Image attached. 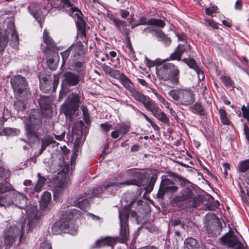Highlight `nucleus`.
Returning <instances> with one entry per match:
<instances>
[{
  "mask_svg": "<svg viewBox=\"0 0 249 249\" xmlns=\"http://www.w3.org/2000/svg\"><path fill=\"white\" fill-rule=\"evenodd\" d=\"M14 197L11 198L9 195L5 196H0V207H5V205H10L15 203L16 205L20 209H26V213L29 219L27 228L28 232L31 231L35 226L37 221V211L36 208L29 210L27 206V198L26 196L17 191H14L10 194Z\"/></svg>",
  "mask_w": 249,
  "mask_h": 249,
  "instance_id": "obj_1",
  "label": "nucleus"
},
{
  "mask_svg": "<svg viewBox=\"0 0 249 249\" xmlns=\"http://www.w3.org/2000/svg\"><path fill=\"white\" fill-rule=\"evenodd\" d=\"M164 60L160 58L152 62V66L156 65V73L159 78L169 83L178 85L179 84V71L178 67L172 63H163Z\"/></svg>",
  "mask_w": 249,
  "mask_h": 249,
  "instance_id": "obj_2",
  "label": "nucleus"
},
{
  "mask_svg": "<svg viewBox=\"0 0 249 249\" xmlns=\"http://www.w3.org/2000/svg\"><path fill=\"white\" fill-rule=\"evenodd\" d=\"M10 82L15 95L20 100L15 103V107L18 111L23 110L25 108V105L21 100L30 94L27 80L25 77L17 75L11 78Z\"/></svg>",
  "mask_w": 249,
  "mask_h": 249,
  "instance_id": "obj_3",
  "label": "nucleus"
},
{
  "mask_svg": "<svg viewBox=\"0 0 249 249\" xmlns=\"http://www.w3.org/2000/svg\"><path fill=\"white\" fill-rule=\"evenodd\" d=\"M25 223L11 225L3 231L2 237L5 246L11 247L18 240L20 241L24 233Z\"/></svg>",
  "mask_w": 249,
  "mask_h": 249,
  "instance_id": "obj_4",
  "label": "nucleus"
},
{
  "mask_svg": "<svg viewBox=\"0 0 249 249\" xmlns=\"http://www.w3.org/2000/svg\"><path fill=\"white\" fill-rule=\"evenodd\" d=\"M128 174L131 175L134 178V179L126 180L123 182H110L107 185L106 187L110 186H118L119 188H122L126 185H135L141 186L142 185L143 182L147 180V169L139 170L137 169H131L128 171Z\"/></svg>",
  "mask_w": 249,
  "mask_h": 249,
  "instance_id": "obj_5",
  "label": "nucleus"
},
{
  "mask_svg": "<svg viewBox=\"0 0 249 249\" xmlns=\"http://www.w3.org/2000/svg\"><path fill=\"white\" fill-rule=\"evenodd\" d=\"M133 202H131L128 205L125 206L123 210H119V217L120 223V234L122 242H126L129 237V229L128 220L130 214L133 217H136L137 213L135 211H130L131 205H133Z\"/></svg>",
  "mask_w": 249,
  "mask_h": 249,
  "instance_id": "obj_6",
  "label": "nucleus"
},
{
  "mask_svg": "<svg viewBox=\"0 0 249 249\" xmlns=\"http://www.w3.org/2000/svg\"><path fill=\"white\" fill-rule=\"evenodd\" d=\"M168 95L177 104L183 106L192 105L195 101V94L189 89L177 88L172 89L168 92Z\"/></svg>",
  "mask_w": 249,
  "mask_h": 249,
  "instance_id": "obj_7",
  "label": "nucleus"
},
{
  "mask_svg": "<svg viewBox=\"0 0 249 249\" xmlns=\"http://www.w3.org/2000/svg\"><path fill=\"white\" fill-rule=\"evenodd\" d=\"M80 90L77 89L69 95L65 102L61 107L62 111L66 116H71L78 109L80 103Z\"/></svg>",
  "mask_w": 249,
  "mask_h": 249,
  "instance_id": "obj_8",
  "label": "nucleus"
},
{
  "mask_svg": "<svg viewBox=\"0 0 249 249\" xmlns=\"http://www.w3.org/2000/svg\"><path fill=\"white\" fill-rule=\"evenodd\" d=\"M42 121L38 112L32 111L25 121L26 134L28 136L38 137L37 131L41 127Z\"/></svg>",
  "mask_w": 249,
  "mask_h": 249,
  "instance_id": "obj_9",
  "label": "nucleus"
},
{
  "mask_svg": "<svg viewBox=\"0 0 249 249\" xmlns=\"http://www.w3.org/2000/svg\"><path fill=\"white\" fill-rule=\"evenodd\" d=\"M184 201L187 203V207L196 208L197 207L198 198L191 189L184 188L173 200L174 205H178V203Z\"/></svg>",
  "mask_w": 249,
  "mask_h": 249,
  "instance_id": "obj_10",
  "label": "nucleus"
},
{
  "mask_svg": "<svg viewBox=\"0 0 249 249\" xmlns=\"http://www.w3.org/2000/svg\"><path fill=\"white\" fill-rule=\"evenodd\" d=\"M70 171V167L68 164H65L61 167L60 171L58 173V178L60 180L54 190V197H57L62 194L63 192L71 184V180L67 174Z\"/></svg>",
  "mask_w": 249,
  "mask_h": 249,
  "instance_id": "obj_11",
  "label": "nucleus"
},
{
  "mask_svg": "<svg viewBox=\"0 0 249 249\" xmlns=\"http://www.w3.org/2000/svg\"><path fill=\"white\" fill-rule=\"evenodd\" d=\"M52 231L55 234H58L64 232L71 235H75L77 233V228L70 219H65L63 217L53 224L52 227Z\"/></svg>",
  "mask_w": 249,
  "mask_h": 249,
  "instance_id": "obj_12",
  "label": "nucleus"
},
{
  "mask_svg": "<svg viewBox=\"0 0 249 249\" xmlns=\"http://www.w3.org/2000/svg\"><path fill=\"white\" fill-rule=\"evenodd\" d=\"M81 80V76L72 71H66L62 76V89L60 92L62 97L65 94V89L69 87L76 86Z\"/></svg>",
  "mask_w": 249,
  "mask_h": 249,
  "instance_id": "obj_13",
  "label": "nucleus"
},
{
  "mask_svg": "<svg viewBox=\"0 0 249 249\" xmlns=\"http://www.w3.org/2000/svg\"><path fill=\"white\" fill-rule=\"evenodd\" d=\"M178 189V187L175 185L173 181L165 178L161 181L157 195L159 198H162L166 193L173 194L176 192Z\"/></svg>",
  "mask_w": 249,
  "mask_h": 249,
  "instance_id": "obj_14",
  "label": "nucleus"
},
{
  "mask_svg": "<svg viewBox=\"0 0 249 249\" xmlns=\"http://www.w3.org/2000/svg\"><path fill=\"white\" fill-rule=\"evenodd\" d=\"M221 245L233 248L236 246V249H244V245L232 233H227L220 239Z\"/></svg>",
  "mask_w": 249,
  "mask_h": 249,
  "instance_id": "obj_15",
  "label": "nucleus"
},
{
  "mask_svg": "<svg viewBox=\"0 0 249 249\" xmlns=\"http://www.w3.org/2000/svg\"><path fill=\"white\" fill-rule=\"evenodd\" d=\"M6 36L8 39V34H11V38L10 41V45L13 47H16L19 43L18 36L15 30V27L14 22L11 21H7V28L5 29V33H3Z\"/></svg>",
  "mask_w": 249,
  "mask_h": 249,
  "instance_id": "obj_16",
  "label": "nucleus"
},
{
  "mask_svg": "<svg viewBox=\"0 0 249 249\" xmlns=\"http://www.w3.org/2000/svg\"><path fill=\"white\" fill-rule=\"evenodd\" d=\"M70 49L72 51V56L73 61L77 60L85 61L86 55L84 49V46L81 41L77 42L75 44H72L70 46Z\"/></svg>",
  "mask_w": 249,
  "mask_h": 249,
  "instance_id": "obj_17",
  "label": "nucleus"
},
{
  "mask_svg": "<svg viewBox=\"0 0 249 249\" xmlns=\"http://www.w3.org/2000/svg\"><path fill=\"white\" fill-rule=\"evenodd\" d=\"M147 111L150 112L152 115L159 120L164 124H168L169 119L166 114L162 111L158 105L154 102L150 107L147 109Z\"/></svg>",
  "mask_w": 249,
  "mask_h": 249,
  "instance_id": "obj_18",
  "label": "nucleus"
},
{
  "mask_svg": "<svg viewBox=\"0 0 249 249\" xmlns=\"http://www.w3.org/2000/svg\"><path fill=\"white\" fill-rule=\"evenodd\" d=\"M131 95L137 101L142 103L143 107L146 110L154 102L149 97H147L142 93L138 91L135 88H134L130 92Z\"/></svg>",
  "mask_w": 249,
  "mask_h": 249,
  "instance_id": "obj_19",
  "label": "nucleus"
},
{
  "mask_svg": "<svg viewBox=\"0 0 249 249\" xmlns=\"http://www.w3.org/2000/svg\"><path fill=\"white\" fill-rule=\"evenodd\" d=\"M46 57V62L48 67L53 70L57 68L59 60V55L57 53L51 50H47L45 52Z\"/></svg>",
  "mask_w": 249,
  "mask_h": 249,
  "instance_id": "obj_20",
  "label": "nucleus"
},
{
  "mask_svg": "<svg viewBox=\"0 0 249 249\" xmlns=\"http://www.w3.org/2000/svg\"><path fill=\"white\" fill-rule=\"evenodd\" d=\"M110 182L114 181L111 180H109L105 183L103 187H99L94 188L92 190L93 196L98 197L103 193L105 190H107L108 192H111V193H113L112 192H114L116 191L118 188H119L118 186H115L113 185L106 187V185H107V184H108Z\"/></svg>",
  "mask_w": 249,
  "mask_h": 249,
  "instance_id": "obj_21",
  "label": "nucleus"
},
{
  "mask_svg": "<svg viewBox=\"0 0 249 249\" xmlns=\"http://www.w3.org/2000/svg\"><path fill=\"white\" fill-rule=\"evenodd\" d=\"M130 129V125L128 124H122L118 127L111 133V137L114 139L118 138L120 135H124L127 134Z\"/></svg>",
  "mask_w": 249,
  "mask_h": 249,
  "instance_id": "obj_22",
  "label": "nucleus"
},
{
  "mask_svg": "<svg viewBox=\"0 0 249 249\" xmlns=\"http://www.w3.org/2000/svg\"><path fill=\"white\" fill-rule=\"evenodd\" d=\"M138 25H144L147 23L149 25H155L159 27H163L165 25L164 20L158 19H150L146 21V19L144 17L141 18L138 21Z\"/></svg>",
  "mask_w": 249,
  "mask_h": 249,
  "instance_id": "obj_23",
  "label": "nucleus"
},
{
  "mask_svg": "<svg viewBox=\"0 0 249 249\" xmlns=\"http://www.w3.org/2000/svg\"><path fill=\"white\" fill-rule=\"evenodd\" d=\"M39 6L38 4L34 3L31 4L29 7L28 10L30 14L33 15L35 18L39 23L40 27H42L41 20L43 17L40 14V11L39 10Z\"/></svg>",
  "mask_w": 249,
  "mask_h": 249,
  "instance_id": "obj_24",
  "label": "nucleus"
},
{
  "mask_svg": "<svg viewBox=\"0 0 249 249\" xmlns=\"http://www.w3.org/2000/svg\"><path fill=\"white\" fill-rule=\"evenodd\" d=\"M190 48V46L187 43L184 44H179L174 53L171 54V58L172 59L180 60L182 54L185 51L186 49Z\"/></svg>",
  "mask_w": 249,
  "mask_h": 249,
  "instance_id": "obj_25",
  "label": "nucleus"
},
{
  "mask_svg": "<svg viewBox=\"0 0 249 249\" xmlns=\"http://www.w3.org/2000/svg\"><path fill=\"white\" fill-rule=\"evenodd\" d=\"M116 238L107 237L97 241L95 243L94 247L99 248L102 246L107 245L111 246L112 249H113V245L116 243Z\"/></svg>",
  "mask_w": 249,
  "mask_h": 249,
  "instance_id": "obj_26",
  "label": "nucleus"
},
{
  "mask_svg": "<svg viewBox=\"0 0 249 249\" xmlns=\"http://www.w3.org/2000/svg\"><path fill=\"white\" fill-rule=\"evenodd\" d=\"M159 172L155 169H147V180L150 179L149 185L153 188L157 180Z\"/></svg>",
  "mask_w": 249,
  "mask_h": 249,
  "instance_id": "obj_27",
  "label": "nucleus"
},
{
  "mask_svg": "<svg viewBox=\"0 0 249 249\" xmlns=\"http://www.w3.org/2000/svg\"><path fill=\"white\" fill-rule=\"evenodd\" d=\"M107 18L108 19V21L110 23H113L121 32H122V29H124L126 26V22L125 21L115 18L112 14H108L107 16Z\"/></svg>",
  "mask_w": 249,
  "mask_h": 249,
  "instance_id": "obj_28",
  "label": "nucleus"
},
{
  "mask_svg": "<svg viewBox=\"0 0 249 249\" xmlns=\"http://www.w3.org/2000/svg\"><path fill=\"white\" fill-rule=\"evenodd\" d=\"M85 61H82L80 60L73 61V65H71L72 70L77 72V74H79L80 75H82L85 71V66L84 63Z\"/></svg>",
  "mask_w": 249,
  "mask_h": 249,
  "instance_id": "obj_29",
  "label": "nucleus"
},
{
  "mask_svg": "<svg viewBox=\"0 0 249 249\" xmlns=\"http://www.w3.org/2000/svg\"><path fill=\"white\" fill-rule=\"evenodd\" d=\"M184 249H198L197 241L191 237L186 238L184 242Z\"/></svg>",
  "mask_w": 249,
  "mask_h": 249,
  "instance_id": "obj_30",
  "label": "nucleus"
},
{
  "mask_svg": "<svg viewBox=\"0 0 249 249\" xmlns=\"http://www.w3.org/2000/svg\"><path fill=\"white\" fill-rule=\"evenodd\" d=\"M41 142V147L40 149L39 154H41L49 145L55 142L53 138L49 135L44 136Z\"/></svg>",
  "mask_w": 249,
  "mask_h": 249,
  "instance_id": "obj_31",
  "label": "nucleus"
},
{
  "mask_svg": "<svg viewBox=\"0 0 249 249\" xmlns=\"http://www.w3.org/2000/svg\"><path fill=\"white\" fill-rule=\"evenodd\" d=\"M51 200V193L48 192H45L42 195L40 201V207L41 210L46 209Z\"/></svg>",
  "mask_w": 249,
  "mask_h": 249,
  "instance_id": "obj_32",
  "label": "nucleus"
},
{
  "mask_svg": "<svg viewBox=\"0 0 249 249\" xmlns=\"http://www.w3.org/2000/svg\"><path fill=\"white\" fill-rule=\"evenodd\" d=\"M37 176L38 177V179L36 182L34 188L30 187V191L33 193V191L36 193L40 192L43 186L45 184L46 180V178L44 177H41L40 174L38 173Z\"/></svg>",
  "mask_w": 249,
  "mask_h": 249,
  "instance_id": "obj_33",
  "label": "nucleus"
},
{
  "mask_svg": "<svg viewBox=\"0 0 249 249\" xmlns=\"http://www.w3.org/2000/svg\"><path fill=\"white\" fill-rule=\"evenodd\" d=\"M120 81L124 87L130 92L134 88V85L124 74H121Z\"/></svg>",
  "mask_w": 249,
  "mask_h": 249,
  "instance_id": "obj_34",
  "label": "nucleus"
},
{
  "mask_svg": "<svg viewBox=\"0 0 249 249\" xmlns=\"http://www.w3.org/2000/svg\"><path fill=\"white\" fill-rule=\"evenodd\" d=\"M75 203L81 210H85L89 206V200L88 199V197L86 196H81V198L79 197L76 199Z\"/></svg>",
  "mask_w": 249,
  "mask_h": 249,
  "instance_id": "obj_35",
  "label": "nucleus"
},
{
  "mask_svg": "<svg viewBox=\"0 0 249 249\" xmlns=\"http://www.w3.org/2000/svg\"><path fill=\"white\" fill-rule=\"evenodd\" d=\"M43 39L44 42L48 47L53 48L54 46V43L52 38L49 36V33L46 29H44L43 33Z\"/></svg>",
  "mask_w": 249,
  "mask_h": 249,
  "instance_id": "obj_36",
  "label": "nucleus"
},
{
  "mask_svg": "<svg viewBox=\"0 0 249 249\" xmlns=\"http://www.w3.org/2000/svg\"><path fill=\"white\" fill-rule=\"evenodd\" d=\"M156 36L165 45H169L171 43V40L170 38L167 36L161 31L158 30L156 32Z\"/></svg>",
  "mask_w": 249,
  "mask_h": 249,
  "instance_id": "obj_37",
  "label": "nucleus"
},
{
  "mask_svg": "<svg viewBox=\"0 0 249 249\" xmlns=\"http://www.w3.org/2000/svg\"><path fill=\"white\" fill-rule=\"evenodd\" d=\"M238 170L241 173H245L249 170V159L240 162L238 165Z\"/></svg>",
  "mask_w": 249,
  "mask_h": 249,
  "instance_id": "obj_38",
  "label": "nucleus"
},
{
  "mask_svg": "<svg viewBox=\"0 0 249 249\" xmlns=\"http://www.w3.org/2000/svg\"><path fill=\"white\" fill-rule=\"evenodd\" d=\"M10 116L9 111L5 108H0V122L3 123L5 122Z\"/></svg>",
  "mask_w": 249,
  "mask_h": 249,
  "instance_id": "obj_39",
  "label": "nucleus"
},
{
  "mask_svg": "<svg viewBox=\"0 0 249 249\" xmlns=\"http://www.w3.org/2000/svg\"><path fill=\"white\" fill-rule=\"evenodd\" d=\"M219 113L220 114V119L221 123L224 125L230 124V121L227 117L226 111L223 108H220L219 110Z\"/></svg>",
  "mask_w": 249,
  "mask_h": 249,
  "instance_id": "obj_40",
  "label": "nucleus"
},
{
  "mask_svg": "<svg viewBox=\"0 0 249 249\" xmlns=\"http://www.w3.org/2000/svg\"><path fill=\"white\" fill-rule=\"evenodd\" d=\"M7 44V38L6 36H5L0 32V52L3 51Z\"/></svg>",
  "mask_w": 249,
  "mask_h": 249,
  "instance_id": "obj_41",
  "label": "nucleus"
},
{
  "mask_svg": "<svg viewBox=\"0 0 249 249\" xmlns=\"http://www.w3.org/2000/svg\"><path fill=\"white\" fill-rule=\"evenodd\" d=\"M183 61L188 65V66L194 69L195 71L197 70L199 68L196 65V62L195 60L193 58L186 59L185 58L183 59Z\"/></svg>",
  "mask_w": 249,
  "mask_h": 249,
  "instance_id": "obj_42",
  "label": "nucleus"
},
{
  "mask_svg": "<svg viewBox=\"0 0 249 249\" xmlns=\"http://www.w3.org/2000/svg\"><path fill=\"white\" fill-rule=\"evenodd\" d=\"M220 79L225 86L233 87L234 83L230 77L228 76H224L221 77Z\"/></svg>",
  "mask_w": 249,
  "mask_h": 249,
  "instance_id": "obj_43",
  "label": "nucleus"
},
{
  "mask_svg": "<svg viewBox=\"0 0 249 249\" xmlns=\"http://www.w3.org/2000/svg\"><path fill=\"white\" fill-rule=\"evenodd\" d=\"M78 36L81 38V40L84 42H87L88 41V40L86 38V31L85 29L83 27H81L77 33Z\"/></svg>",
  "mask_w": 249,
  "mask_h": 249,
  "instance_id": "obj_44",
  "label": "nucleus"
},
{
  "mask_svg": "<svg viewBox=\"0 0 249 249\" xmlns=\"http://www.w3.org/2000/svg\"><path fill=\"white\" fill-rule=\"evenodd\" d=\"M243 113V117L249 122V105L247 106L243 105L241 107Z\"/></svg>",
  "mask_w": 249,
  "mask_h": 249,
  "instance_id": "obj_45",
  "label": "nucleus"
},
{
  "mask_svg": "<svg viewBox=\"0 0 249 249\" xmlns=\"http://www.w3.org/2000/svg\"><path fill=\"white\" fill-rule=\"evenodd\" d=\"M141 114L142 115L146 120L151 125L153 128L155 130H158L160 128L159 126L155 123L150 118H149L145 113L141 112Z\"/></svg>",
  "mask_w": 249,
  "mask_h": 249,
  "instance_id": "obj_46",
  "label": "nucleus"
},
{
  "mask_svg": "<svg viewBox=\"0 0 249 249\" xmlns=\"http://www.w3.org/2000/svg\"><path fill=\"white\" fill-rule=\"evenodd\" d=\"M11 187L10 185L6 183H0V194L6 193L11 190Z\"/></svg>",
  "mask_w": 249,
  "mask_h": 249,
  "instance_id": "obj_47",
  "label": "nucleus"
},
{
  "mask_svg": "<svg viewBox=\"0 0 249 249\" xmlns=\"http://www.w3.org/2000/svg\"><path fill=\"white\" fill-rule=\"evenodd\" d=\"M71 51V49H70V47L67 50L60 53L63 59V63L67 61V59L69 57Z\"/></svg>",
  "mask_w": 249,
  "mask_h": 249,
  "instance_id": "obj_48",
  "label": "nucleus"
},
{
  "mask_svg": "<svg viewBox=\"0 0 249 249\" xmlns=\"http://www.w3.org/2000/svg\"><path fill=\"white\" fill-rule=\"evenodd\" d=\"M39 103L40 105V107L42 111L44 110H50L51 105L49 103H44V101L43 100H41L40 101H39Z\"/></svg>",
  "mask_w": 249,
  "mask_h": 249,
  "instance_id": "obj_49",
  "label": "nucleus"
},
{
  "mask_svg": "<svg viewBox=\"0 0 249 249\" xmlns=\"http://www.w3.org/2000/svg\"><path fill=\"white\" fill-rule=\"evenodd\" d=\"M206 22L207 25L212 27L213 28L215 29L218 28V25L213 20L206 19Z\"/></svg>",
  "mask_w": 249,
  "mask_h": 249,
  "instance_id": "obj_50",
  "label": "nucleus"
},
{
  "mask_svg": "<svg viewBox=\"0 0 249 249\" xmlns=\"http://www.w3.org/2000/svg\"><path fill=\"white\" fill-rule=\"evenodd\" d=\"M244 134H245L246 139L249 144V127L246 124H244Z\"/></svg>",
  "mask_w": 249,
  "mask_h": 249,
  "instance_id": "obj_51",
  "label": "nucleus"
},
{
  "mask_svg": "<svg viewBox=\"0 0 249 249\" xmlns=\"http://www.w3.org/2000/svg\"><path fill=\"white\" fill-rule=\"evenodd\" d=\"M83 120L87 125H89L90 123L89 116L88 112L86 110H83Z\"/></svg>",
  "mask_w": 249,
  "mask_h": 249,
  "instance_id": "obj_52",
  "label": "nucleus"
},
{
  "mask_svg": "<svg viewBox=\"0 0 249 249\" xmlns=\"http://www.w3.org/2000/svg\"><path fill=\"white\" fill-rule=\"evenodd\" d=\"M217 7H212L211 8H206L205 9V12L208 15H211L215 13L216 11Z\"/></svg>",
  "mask_w": 249,
  "mask_h": 249,
  "instance_id": "obj_53",
  "label": "nucleus"
},
{
  "mask_svg": "<svg viewBox=\"0 0 249 249\" xmlns=\"http://www.w3.org/2000/svg\"><path fill=\"white\" fill-rule=\"evenodd\" d=\"M119 13L123 18H126L129 15V12L128 11L120 9L119 10Z\"/></svg>",
  "mask_w": 249,
  "mask_h": 249,
  "instance_id": "obj_54",
  "label": "nucleus"
},
{
  "mask_svg": "<svg viewBox=\"0 0 249 249\" xmlns=\"http://www.w3.org/2000/svg\"><path fill=\"white\" fill-rule=\"evenodd\" d=\"M13 129L11 128H5L2 129V134L4 135H10L12 134Z\"/></svg>",
  "mask_w": 249,
  "mask_h": 249,
  "instance_id": "obj_55",
  "label": "nucleus"
},
{
  "mask_svg": "<svg viewBox=\"0 0 249 249\" xmlns=\"http://www.w3.org/2000/svg\"><path fill=\"white\" fill-rule=\"evenodd\" d=\"M101 127L106 132H107L109 130V129L112 127V125L108 123H106L102 124H101Z\"/></svg>",
  "mask_w": 249,
  "mask_h": 249,
  "instance_id": "obj_56",
  "label": "nucleus"
},
{
  "mask_svg": "<svg viewBox=\"0 0 249 249\" xmlns=\"http://www.w3.org/2000/svg\"><path fill=\"white\" fill-rule=\"evenodd\" d=\"M39 249H52V246L48 242H43L41 244Z\"/></svg>",
  "mask_w": 249,
  "mask_h": 249,
  "instance_id": "obj_57",
  "label": "nucleus"
},
{
  "mask_svg": "<svg viewBox=\"0 0 249 249\" xmlns=\"http://www.w3.org/2000/svg\"><path fill=\"white\" fill-rule=\"evenodd\" d=\"M196 71L198 75L199 80H203L205 78L203 71L199 68Z\"/></svg>",
  "mask_w": 249,
  "mask_h": 249,
  "instance_id": "obj_58",
  "label": "nucleus"
},
{
  "mask_svg": "<svg viewBox=\"0 0 249 249\" xmlns=\"http://www.w3.org/2000/svg\"><path fill=\"white\" fill-rule=\"evenodd\" d=\"M234 8L237 10H241L242 8V1L241 0H237L235 2Z\"/></svg>",
  "mask_w": 249,
  "mask_h": 249,
  "instance_id": "obj_59",
  "label": "nucleus"
},
{
  "mask_svg": "<svg viewBox=\"0 0 249 249\" xmlns=\"http://www.w3.org/2000/svg\"><path fill=\"white\" fill-rule=\"evenodd\" d=\"M108 153H109L108 146V145H106L105 146V147L102 151L101 157H102L103 159H104L105 156Z\"/></svg>",
  "mask_w": 249,
  "mask_h": 249,
  "instance_id": "obj_60",
  "label": "nucleus"
},
{
  "mask_svg": "<svg viewBox=\"0 0 249 249\" xmlns=\"http://www.w3.org/2000/svg\"><path fill=\"white\" fill-rule=\"evenodd\" d=\"M153 92L160 102L162 103L165 100V99L161 95L159 94L156 91H153Z\"/></svg>",
  "mask_w": 249,
  "mask_h": 249,
  "instance_id": "obj_61",
  "label": "nucleus"
},
{
  "mask_svg": "<svg viewBox=\"0 0 249 249\" xmlns=\"http://www.w3.org/2000/svg\"><path fill=\"white\" fill-rule=\"evenodd\" d=\"M126 47L128 49L129 55H133L134 54V51L131 44L130 43H128L127 44Z\"/></svg>",
  "mask_w": 249,
  "mask_h": 249,
  "instance_id": "obj_62",
  "label": "nucleus"
},
{
  "mask_svg": "<svg viewBox=\"0 0 249 249\" xmlns=\"http://www.w3.org/2000/svg\"><path fill=\"white\" fill-rule=\"evenodd\" d=\"M88 215L94 220L100 221L101 220V218L99 216L95 215L92 213H89Z\"/></svg>",
  "mask_w": 249,
  "mask_h": 249,
  "instance_id": "obj_63",
  "label": "nucleus"
},
{
  "mask_svg": "<svg viewBox=\"0 0 249 249\" xmlns=\"http://www.w3.org/2000/svg\"><path fill=\"white\" fill-rule=\"evenodd\" d=\"M139 249H158L157 247L153 246H146L140 248Z\"/></svg>",
  "mask_w": 249,
  "mask_h": 249,
  "instance_id": "obj_64",
  "label": "nucleus"
}]
</instances>
